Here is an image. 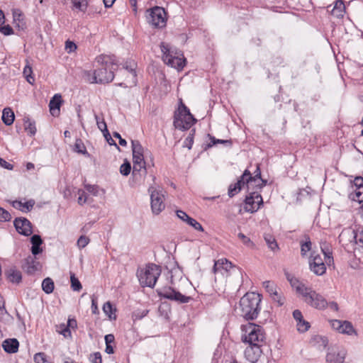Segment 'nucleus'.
Here are the masks:
<instances>
[{"label":"nucleus","mask_w":363,"mask_h":363,"mask_svg":"<svg viewBox=\"0 0 363 363\" xmlns=\"http://www.w3.org/2000/svg\"><path fill=\"white\" fill-rule=\"evenodd\" d=\"M98 62H101V67L94 70L91 83L106 84L112 82L118 65L115 57L99 56Z\"/></svg>","instance_id":"obj_1"},{"label":"nucleus","mask_w":363,"mask_h":363,"mask_svg":"<svg viewBox=\"0 0 363 363\" xmlns=\"http://www.w3.org/2000/svg\"><path fill=\"white\" fill-rule=\"evenodd\" d=\"M262 296L255 292H247L240 300V315L246 320H253L258 318Z\"/></svg>","instance_id":"obj_2"},{"label":"nucleus","mask_w":363,"mask_h":363,"mask_svg":"<svg viewBox=\"0 0 363 363\" xmlns=\"http://www.w3.org/2000/svg\"><path fill=\"white\" fill-rule=\"evenodd\" d=\"M197 122L189 108L180 100L178 108L174 113L173 125L176 129L185 131Z\"/></svg>","instance_id":"obj_3"},{"label":"nucleus","mask_w":363,"mask_h":363,"mask_svg":"<svg viewBox=\"0 0 363 363\" xmlns=\"http://www.w3.org/2000/svg\"><path fill=\"white\" fill-rule=\"evenodd\" d=\"M161 272L160 266L154 263H148L144 270L138 272V277L141 286L153 288Z\"/></svg>","instance_id":"obj_4"},{"label":"nucleus","mask_w":363,"mask_h":363,"mask_svg":"<svg viewBox=\"0 0 363 363\" xmlns=\"http://www.w3.org/2000/svg\"><path fill=\"white\" fill-rule=\"evenodd\" d=\"M147 22L154 28H163L166 26L167 13L162 7L155 6L146 11Z\"/></svg>","instance_id":"obj_5"},{"label":"nucleus","mask_w":363,"mask_h":363,"mask_svg":"<svg viewBox=\"0 0 363 363\" xmlns=\"http://www.w3.org/2000/svg\"><path fill=\"white\" fill-rule=\"evenodd\" d=\"M242 330L245 332L242 336V340L249 345L259 344L264 338L262 328L259 325L249 323L246 325H242Z\"/></svg>","instance_id":"obj_6"},{"label":"nucleus","mask_w":363,"mask_h":363,"mask_svg":"<svg viewBox=\"0 0 363 363\" xmlns=\"http://www.w3.org/2000/svg\"><path fill=\"white\" fill-rule=\"evenodd\" d=\"M157 294L160 298H165L174 301L179 303H186L189 302L192 298L181 294L172 286H164L157 289Z\"/></svg>","instance_id":"obj_7"},{"label":"nucleus","mask_w":363,"mask_h":363,"mask_svg":"<svg viewBox=\"0 0 363 363\" xmlns=\"http://www.w3.org/2000/svg\"><path fill=\"white\" fill-rule=\"evenodd\" d=\"M161 51L163 54L164 62L178 70L182 69L186 65V59L178 56H173L172 51L169 45L162 43L160 45Z\"/></svg>","instance_id":"obj_8"},{"label":"nucleus","mask_w":363,"mask_h":363,"mask_svg":"<svg viewBox=\"0 0 363 363\" xmlns=\"http://www.w3.org/2000/svg\"><path fill=\"white\" fill-rule=\"evenodd\" d=\"M244 203L245 204V210L250 213L256 212L264 203L262 197L257 191L250 192L249 195L246 196Z\"/></svg>","instance_id":"obj_9"},{"label":"nucleus","mask_w":363,"mask_h":363,"mask_svg":"<svg viewBox=\"0 0 363 363\" xmlns=\"http://www.w3.org/2000/svg\"><path fill=\"white\" fill-rule=\"evenodd\" d=\"M148 191L150 192L151 208L154 214H159L164 209V203L163 202L164 195L162 192L154 187H150Z\"/></svg>","instance_id":"obj_10"},{"label":"nucleus","mask_w":363,"mask_h":363,"mask_svg":"<svg viewBox=\"0 0 363 363\" xmlns=\"http://www.w3.org/2000/svg\"><path fill=\"white\" fill-rule=\"evenodd\" d=\"M13 225L16 230L23 236H29L33 233V225L30 221L25 217L16 218L13 220Z\"/></svg>","instance_id":"obj_11"},{"label":"nucleus","mask_w":363,"mask_h":363,"mask_svg":"<svg viewBox=\"0 0 363 363\" xmlns=\"http://www.w3.org/2000/svg\"><path fill=\"white\" fill-rule=\"evenodd\" d=\"M306 303L318 310H323L328 306V301L321 294H318L314 290L311 291L308 294Z\"/></svg>","instance_id":"obj_12"},{"label":"nucleus","mask_w":363,"mask_h":363,"mask_svg":"<svg viewBox=\"0 0 363 363\" xmlns=\"http://www.w3.org/2000/svg\"><path fill=\"white\" fill-rule=\"evenodd\" d=\"M262 353V350L259 344L249 345L245 350V356L251 363H256L261 357Z\"/></svg>","instance_id":"obj_13"},{"label":"nucleus","mask_w":363,"mask_h":363,"mask_svg":"<svg viewBox=\"0 0 363 363\" xmlns=\"http://www.w3.org/2000/svg\"><path fill=\"white\" fill-rule=\"evenodd\" d=\"M40 267V262L35 259V257L29 255L24 259L22 268L28 274H33Z\"/></svg>","instance_id":"obj_14"},{"label":"nucleus","mask_w":363,"mask_h":363,"mask_svg":"<svg viewBox=\"0 0 363 363\" xmlns=\"http://www.w3.org/2000/svg\"><path fill=\"white\" fill-rule=\"evenodd\" d=\"M63 100L60 94H55L50 100L49 108L52 116H57L60 114V107Z\"/></svg>","instance_id":"obj_15"},{"label":"nucleus","mask_w":363,"mask_h":363,"mask_svg":"<svg viewBox=\"0 0 363 363\" xmlns=\"http://www.w3.org/2000/svg\"><path fill=\"white\" fill-rule=\"evenodd\" d=\"M176 213L179 218L183 221H185L189 225L193 227L195 230L201 232L204 230L202 225L196 220L190 217L184 211L182 210H177Z\"/></svg>","instance_id":"obj_16"},{"label":"nucleus","mask_w":363,"mask_h":363,"mask_svg":"<svg viewBox=\"0 0 363 363\" xmlns=\"http://www.w3.org/2000/svg\"><path fill=\"white\" fill-rule=\"evenodd\" d=\"M136 65L134 62H125L123 65V68L127 70L130 74V79L127 80V83L130 84V86H135L137 84V74L135 71Z\"/></svg>","instance_id":"obj_17"},{"label":"nucleus","mask_w":363,"mask_h":363,"mask_svg":"<svg viewBox=\"0 0 363 363\" xmlns=\"http://www.w3.org/2000/svg\"><path fill=\"white\" fill-rule=\"evenodd\" d=\"M4 350L8 354H13L18 352L19 342L16 338H8L2 343Z\"/></svg>","instance_id":"obj_18"},{"label":"nucleus","mask_w":363,"mask_h":363,"mask_svg":"<svg viewBox=\"0 0 363 363\" xmlns=\"http://www.w3.org/2000/svg\"><path fill=\"white\" fill-rule=\"evenodd\" d=\"M4 275L6 278L13 284H18L22 281L21 272L14 267L6 269Z\"/></svg>","instance_id":"obj_19"},{"label":"nucleus","mask_w":363,"mask_h":363,"mask_svg":"<svg viewBox=\"0 0 363 363\" xmlns=\"http://www.w3.org/2000/svg\"><path fill=\"white\" fill-rule=\"evenodd\" d=\"M35 205V201L33 199H30L26 202L23 203L21 201H14L12 203V206L17 209H19L22 212L27 213L32 210L33 206Z\"/></svg>","instance_id":"obj_20"},{"label":"nucleus","mask_w":363,"mask_h":363,"mask_svg":"<svg viewBox=\"0 0 363 363\" xmlns=\"http://www.w3.org/2000/svg\"><path fill=\"white\" fill-rule=\"evenodd\" d=\"M237 183L241 185L242 188L247 184L249 190L250 188V186L252 183V175L251 172L248 169H245L242 174L238 179Z\"/></svg>","instance_id":"obj_21"},{"label":"nucleus","mask_w":363,"mask_h":363,"mask_svg":"<svg viewBox=\"0 0 363 363\" xmlns=\"http://www.w3.org/2000/svg\"><path fill=\"white\" fill-rule=\"evenodd\" d=\"M15 119L13 111L10 108H5L2 112L1 120L6 125H11L13 124Z\"/></svg>","instance_id":"obj_22"},{"label":"nucleus","mask_w":363,"mask_h":363,"mask_svg":"<svg viewBox=\"0 0 363 363\" xmlns=\"http://www.w3.org/2000/svg\"><path fill=\"white\" fill-rule=\"evenodd\" d=\"M310 269L316 275L321 276L325 273L326 267L324 262L318 263L309 261Z\"/></svg>","instance_id":"obj_23"},{"label":"nucleus","mask_w":363,"mask_h":363,"mask_svg":"<svg viewBox=\"0 0 363 363\" xmlns=\"http://www.w3.org/2000/svg\"><path fill=\"white\" fill-rule=\"evenodd\" d=\"M24 121V129L27 131L28 135L33 136L36 133L35 123L34 121H31L28 117L23 118Z\"/></svg>","instance_id":"obj_24"},{"label":"nucleus","mask_w":363,"mask_h":363,"mask_svg":"<svg viewBox=\"0 0 363 363\" xmlns=\"http://www.w3.org/2000/svg\"><path fill=\"white\" fill-rule=\"evenodd\" d=\"M54 289H55V284H54L53 280L51 278L47 277L43 280L42 289L46 294H50L52 293Z\"/></svg>","instance_id":"obj_25"},{"label":"nucleus","mask_w":363,"mask_h":363,"mask_svg":"<svg viewBox=\"0 0 363 363\" xmlns=\"http://www.w3.org/2000/svg\"><path fill=\"white\" fill-rule=\"evenodd\" d=\"M207 136L209 138L210 143L207 145V147L210 148L218 144H223L230 146L232 145V142L230 140H222V139H216L214 136L211 134H208Z\"/></svg>","instance_id":"obj_26"},{"label":"nucleus","mask_w":363,"mask_h":363,"mask_svg":"<svg viewBox=\"0 0 363 363\" xmlns=\"http://www.w3.org/2000/svg\"><path fill=\"white\" fill-rule=\"evenodd\" d=\"M264 240L268 247L271 249V250L275 252L279 250V247L277 244V242L274 237L270 234H266L264 235Z\"/></svg>","instance_id":"obj_27"},{"label":"nucleus","mask_w":363,"mask_h":363,"mask_svg":"<svg viewBox=\"0 0 363 363\" xmlns=\"http://www.w3.org/2000/svg\"><path fill=\"white\" fill-rule=\"evenodd\" d=\"M262 285L266 291L270 294V296H279V294L277 291V286L274 282L270 281H265L263 282Z\"/></svg>","instance_id":"obj_28"},{"label":"nucleus","mask_w":363,"mask_h":363,"mask_svg":"<svg viewBox=\"0 0 363 363\" xmlns=\"http://www.w3.org/2000/svg\"><path fill=\"white\" fill-rule=\"evenodd\" d=\"M74 150L79 154H82L85 156H89L86 147L84 146L81 139H77L74 145Z\"/></svg>","instance_id":"obj_29"},{"label":"nucleus","mask_w":363,"mask_h":363,"mask_svg":"<svg viewBox=\"0 0 363 363\" xmlns=\"http://www.w3.org/2000/svg\"><path fill=\"white\" fill-rule=\"evenodd\" d=\"M71 288L74 291H79L82 289V286L75 274L70 272Z\"/></svg>","instance_id":"obj_30"},{"label":"nucleus","mask_w":363,"mask_h":363,"mask_svg":"<svg viewBox=\"0 0 363 363\" xmlns=\"http://www.w3.org/2000/svg\"><path fill=\"white\" fill-rule=\"evenodd\" d=\"M349 199L352 201H357L359 203L363 202V190L355 189V190L349 194Z\"/></svg>","instance_id":"obj_31"},{"label":"nucleus","mask_w":363,"mask_h":363,"mask_svg":"<svg viewBox=\"0 0 363 363\" xmlns=\"http://www.w3.org/2000/svg\"><path fill=\"white\" fill-rule=\"evenodd\" d=\"M340 333L347 335H352V333L356 334L355 330L354 329L352 324L347 320L343 321L342 327Z\"/></svg>","instance_id":"obj_32"},{"label":"nucleus","mask_w":363,"mask_h":363,"mask_svg":"<svg viewBox=\"0 0 363 363\" xmlns=\"http://www.w3.org/2000/svg\"><path fill=\"white\" fill-rule=\"evenodd\" d=\"M133 155H143V147L138 140H131Z\"/></svg>","instance_id":"obj_33"},{"label":"nucleus","mask_w":363,"mask_h":363,"mask_svg":"<svg viewBox=\"0 0 363 363\" xmlns=\"http://www.w3.org/2000/svg\"><path fill=\"white\" fill-rule=\"evenodd\" d=\"M241 185L237 182L232 184L228 187V195L230 198H233L235 195L238 194L242 190Z\"/></svg>","instance_id":"obj_34"},{"label":"nucleus","mask_w":363,"mask_h":363,"mask_svg":"<svg viewBox=\"0 0 363 363\" xmlns=\"http://www.w3.org/2000/svg\"><path fill=\"white\" fill-rule=\"evenodd\" d=\"M74 6L79 11L84 12L88 6L87 0H72Z\"/></svg>","instance_id":"obj_35"},{"label":"nucleus","mask_w":363,"mask_h":363,"mask_svg":"<svg viewBox=\"0 0 363 363\" xmlns=\"http://www.w3.org/2000/svg\"><path fill=\"white\" fill-rule=\"evenodd\" d=\"M103 311L110 319H112V314L116 311V308H113L112 303L110 301H107L103 306Z\"/></svg>","instance_id":"obj_36"},{"label":"nucleus","mask_w":363,"mask_h":363,"mask_svg":"<svg viewBox=\"0 0 363 363\" xmlns=\"http://www.w3.org/2000/svg\"><path fill=\"white\" fill-rule=\"evenodd\" d=\"M131 171V164L129 161L125 160L123 163L120 167V173L123 176H128Z\"/></svg>","instance_id":"obj_37"},{"label":"nucleus","mask_w":363,"mask_h":363,"mask_svg":"<svg viewBox=\"0 0 363 363\" xmlns=\"http://www.w3.org/2000/svg\"><path fill=\"white\" fill-rule=\"evenodd\" d=\"M32 73L33 71L31 67H30L29 65H26L23 69V74L26 79V81L30 84H33L35 82V79L34 77L32 75Z\"/></svg>","instance_id":"obj_38"},{"label":"nucleus","mask_w":363,"mask_h":363,"mask_svg":"<svg viewBox=\"0 0 363 363\" xmlns=\"http://www.w3.org/2000/svg\"><path fill=\"white\" fill-rule=\"evenodd\" d=\"M311 249V242L310 238L308 237L306 241L301 242V254L302 256H305L306 252L310 251Z\"/></svg>","instance_id":"obj_39"},{"label":"nucleus","mask_w":363,"mask_h":363,"mask_svg":"<svg viewBox=\"0 0 363 363\" xmlns=\"http://www.w3.org/2000/svg\"><path fill=\"white\" fill-rule=\"evenodd\" d=\"M34 362L35 363H52L47 359V356L44 352H38L34 355Z\"/></svg>","instance_id":"obj_40"},{"label":"nucleus","mask_w":363,"mask_h":363,"mask_svg":"<svg viewBox=\"0 0 363 363\" xmlns=\"http://www.w3.org/2000/svg\"><path fill=\"white\" fill-rule=\"evenodd\" d=\"M0 33H3L4 35H11L14 33V31L10 25H5L4 23H1Z\"/></svg>","instance_id":"obj_41"},{"label":"nucleus","mask_w":363,"mask_h":363,"mask_svg":"<svg viewBox=\"0 0 363 363\" xmlns=\"http://www.w3.org/2000/svg\"><path fill=\"white\" fill-rule=\"evenodd\" d=\"M296 291L303 296L305 302H306L308 294L311 292V291L313 290L311 288L306 287L304 285H301L296 287Z\"/></svg>","instance_id":"obj_42"},{"label":"nucleus","mask_w":363,"mask_h":363,"mask_svg":"<svg viewBox=\"0 0 363 363\" xmlns=\"http://www.w3.org/2000/svg\"><path fill=\"white\" fill-rule=\"evenodd\" d=\"M67 325L62 323V324H60L59 325V333L62 335L65 338L67 337H72V333H71V330L68 328L67 326H66Z\"/></svg>","instance_id":"obj_43"},{"label":"nucleus","mask_w":363,"mask_h":363,"mask_svg":"<svg viewBox=\"0 0 363 363\" xmlns=\"http://www.w3.org/2000/svg\"><path fill=\"white\" fill-rule=\"evenodd\" d=\"M310 328V323L303 318L297 323V328L299 332L304 333Z\"/></svg>","instance_id":"obj_44"},{"label":"nucleus","mask_w":363,"mask_h":363,"mask_svg":"<svg viewBox=\"0 0 363 363\" xmlns=\"http://www.w3.org/2000/svg\"><path fill=\"white\" fill-rule=\"evenodd\" d=\"M90 240L85 235H81L77 242V245L79 249L85 247L89 242Z\"/></svg>","instance_id":"obj_45"},{"label":"nucleus","mask_w":363,"mask_h":363,"mask_svg":"<svg viewBox=\"0 0 363 363\" xmlns=\"http://www.w3.org/2000/svg\"><path fill=\"white\" fill-rule=\"evenodd\" d=\"M30 242L32 246H41L43 240L40 235L34 234L30 238Z\"/></svg>","instance_id":"obj_46"},{"label":"nucleus","mask_w":363,"mask_h":363,"mask_svg":"<svg viewBox=\"0 0 363 363\" xmlns=\"http://www.w3.org/2000/svg\"><path fill=\"white\" fill-rule=\"evenodd\" d=\"M11 219V213L8 211L0 207V222L9 221Z\"/></svg>","instance_id":"obj_47"},{"label":"nucleus","mask_w":363,"mask_h":363,"mask_svg":"<svg viewBox=\"0 0 363 363\" xmlns=\"http://www.w3.org/2000/svg\"><path fill=\"white\" fill-rule=\"evenodd\" d=\"M85 189L93 194L94 196H97L99 191V187L97 185H91V184H85Z\"/></svg>","instance_id":"obj_48"},{"label":"nucleus","mask_w":363,"mask_h":363,"mask_svg":"<svg viewBox=\"0 0 363 363\" xmlns=\"http://www.w3.org/2000/svg\"><path fill=\"white\" fill-rule=\"evenodd\" d=\"M77 48V45L69 40H66L65 42V50L68 53H71L75 51Z\"/></svg>","instance_id":"obj_49"},{"label":"nucleus","mask_w":363,"mask_h":363,"mask_svg":"<svg viewBox=\"0 0 363 363\" xmlns=\"http://www.w3.org/2000/svg\"><path fill=\"white\" fill-rule=\"evenodd\" d=\"M221 269H224V259H218L215 262L213 267V273H217Z\"/></svg>","instance_id":"obj_50"},{"label":"nucleus","mask_w":363,"mask_h":363,"mask_svg":"<svg viewBox=\"0 0 363 363\" xmlns=\"http://www.w3.org/2000/svg\"><path fill=\"white\" fill-rule=\"evenodd\" d=\"M102 133H103V135H104L106 140L110 145H115L118 148L115 140H113V138H111V135L108 129L104 130V131H103Z\"/></svg>","instance_id":"obj_51"},{"label":"nucleus","mask_w":363,"mask_h":363,"mask_svg":"<svg viewBox=\"0 0 363 363\" xmlns=\"http://www.w3.org/2000/svg\"><path fill=\"white\" fill-rule=\"evenodd\" d=\"M90 360L92 363H102L101 354L99 352H94L90 355Z\"/></svg>","instance_id":"obj_52"},{"label":"nucleus","mask_w":363,"mask_h":363,"mask_svg":"<svg viewBox=\"0 0 363 363\" xmlns=\"http://www.w3.org/2000/svg\"><path fill=\"white\" fill-rule=\"evenodd\" d=\"M91 308L92 313H94V314H99V311L98 306H97V298L94 295H93L91 296Z\"/></svg>","instance_id":"obj_53"},{"label":"nucleus","mask_w":363,"mask_h":363,"mask_svg":"<svg viewBox=\"0 0 363 363\" xmlns=\"http://www.w3.org/2000/svg\"><path fill=\"white\" fill-rule=\"evenodd\" d=\"M12 14L14 21L20 22L23 20V13L20 11V9H16L12 10Z\"/></svg>","instance_id":"obj_54"},{"label":"nucleus","mask_w":363,"mask_h":363,"mask_svg":"<svg viewBox=\"0 0 363 363\" xmlns=\"http://www.w3.org/2000/svg\"><path fill=\"white\" fill-rule=\"evenodd\" d=\"M354 186L356 189H362L363 190V177L361 176L355 177L354 181Z\"/></svg>","instance_id":"obj_55"},{"label":"nucleus","mask_w":363,"mask_h":363,"mask_svg":"<svg viewBox=\"0 0 363 363\" xmlns=\"http://www.w3.org/2000/svg\"><path fill=\"white\" fill-rule=\"evenodd\" d=\"M238 236L247 246L253 245V242L251 241V240L249 238H247L245 235H244L242 233H239Z\"/></svg>","instance_id":"obj_56"},{"label":"nucleus","mask_w":363,"mask_h":363,"mask_svg":"<svg viewBox=\"0 0 363 363\" xmlns=\"http://www.w3.org/2000/svg\"><path fill=\"white\" fill-rule=\"evenodd\" d=\"M354 234L353 238L354 240L355 243L359 242L363 245V230L359 232V233L355 230L352 231Z\"/></svg>","instance_id":"obj_57"},{"label":"nucleus","mask_w":363,"mask_h":363,"mask_svg":"<svg viewBox=\"0 0 363 363\" xmlns=\"http://www.w3.org/2000/svg\"><path fill=\"white\" fill-rule=\"evenodd\" d=\"M270 316H271V314H270L269 311H263L262 314L259 317V319L258 321L259 323L264 324L267 321V320L270 318Z\"/></svg>","instance_id":"obj_58"},{"label":"nucleus","mask_w":363,"mask_h":363,"mask_svg":"<svg viewBox=\"0 0 363 363\" xmlns=\"http://www.w3.org/2000/svg\"><path fill=\"white\" fill-rule=\"evenodd\" d=\"M343 321L339 320H333L331 321V326L333 329L337 330L339 333L342 327Z\"/></svg>","instance_id":"obj_59"},{"label":"nucleus","mask_w":363,"mask_h":363,"mask_svg":"<svg viewBox=\"0 0 363 363\" xmlns=\"http://www.w3.org/2000/svg\"><path fill=\"white\" fill-rule=\"evenodd\" d=\"M69 330L76 329L77 328V322L74 318L69 317L67 325Z\"/></svg>","instance_id":"obj_60"},{"label":"nucleus","mask_w":363,"mask_h":363,"mask_svg":"<svg viewBox=\"0 0 363 363\" xmlns=\"http://www.w3.org/2000/svg\"><path fill=\"white\" fill-rule=\"evenodd\" d=\"M142 169H145V171L146 172V167L145 164H133V175H135L136 173H139Z\"/></svg>","instance_id":"obj_61"},{"label":"nucleus","mask_w":363,"mask_h":363,"mask_svg":"<svg viewBox=\"0 0 363 363\" xmlns=\"http://www.w3.org/2000/svg\"><path fill=\"white\" fill-rule=\"evenodd\" d=\"M0 166L8 170H12L13 169V165L12 164L6 162L1 157H0Z\"/></svg>","instance_id":"obj_62"},{"label":"nucleus","mask_w":363,"mask_h":363,"mask_svg":"<svg viewBox=\"0 0 363 363\" xmlns=\"http://www.w3.org/2000/svg\"><path fill=\"white\" fill-rule=\"evenodd\" d=\"M258 179H261V169L259 164H257L256 170L252 176V182L256 183L258 181Z\"/></svg>","instance_id":"obj_63"},{"label":"nucleus","mask_w":363,"mask_h":363,"mask_svg":"<svg viewBox=\"0 0 363 363\" xmlns=\"http://www.w3.org/2000/svg\"><path fill=\"white\" fill-rule=\"evenodd\" d=\"M95 118L96 121L97 126L99 130H101L102 132L104 131V130L108 129L106 123L104 121V120H102L101 121H99V118L98 116H95Z\"/></svg>","instance_id":"obj_64"}]
</instances>
